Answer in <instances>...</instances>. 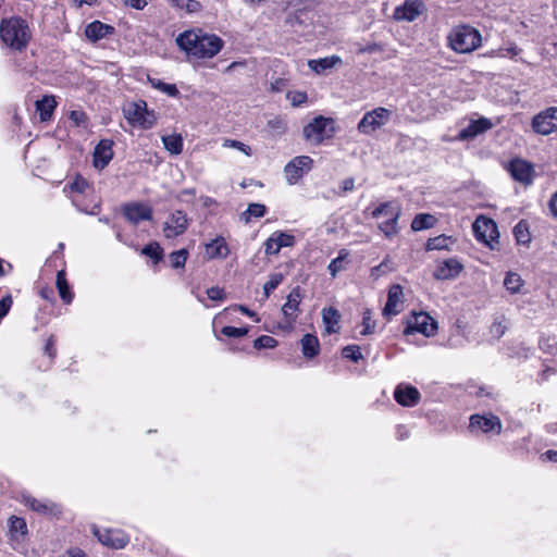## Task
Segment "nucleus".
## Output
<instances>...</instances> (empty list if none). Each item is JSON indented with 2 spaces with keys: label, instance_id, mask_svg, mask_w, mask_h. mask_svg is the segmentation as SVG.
<instances>
[{
  "label": "nucleus",
  "instance_id": "f257e3e1",
  "mask_svg": "<svg viewBox=\"0 0 557 557\" xmlns=\"http://www.w3.org/2000/svg\"><path fill=\"white\" fill-rule=\"evenodd\" d=\"M176 45L188 57L195 59H211L224 47V41L215 34H205L201 30H185L176 38Z\"/></svg>",
  "mask_w": 557,
  "mask_h": 557
},
{
  "label": "nucleus",
  "instance_id": "f03ea898",
  "mask_svg": "<svg viewBox=\"0 0 557 557\" xmlns=\"http://www.w3.org/2000/svg\"><path fill=\"white\" fill-rule=\"evenodd\" d=\"M32 39L27 21L21 16L2 18L0 23V41L10 50L23 52Z\"/></svg>",
  "mask_w": 557,
  "mask_h": 557
},
{
  "label": "nucleus",
  "instance_id": "7ed1b4c3",
  "mask_svg": "<svg viewBox=\"0 0 557 557\" xmlns=\"http://www.w3.org/2000/svg\"><path fill=\"white\" fill-rule=\"evenodd\" d=\"M403 213V207L398 200H388L379 203L372 212L373 219L385 218L383 222L377 224V228L387 238H393L399 233L398 221Z\"/></svg>",
  "mask_w": 557,
  "mask_h": 557
},
{
  "label": "nucleus",
  "instance_id": "20e7f679",
  "mask_svg": "<svg viewBox=\"0 0 557 557\" xmlns=\"http://www.w3.org/2000/svg\"><path fill=\"white\" fill-rule=\"evenodd\" d=\"M448 46L457 53H470L481 46L480 32L470 25H459L447 36Z\"/></svg>",
  "mask_w": 557,
  "mask_h": 557
},
{
  "label": "nucleus",
  "instance_id": "39448f33",
  "mask_svg": "<svg viewBox=\"0 0 557 557\" xmlns=\"http://www.w3.org/2000/svg\"><path fill=\"white\" fill-rule=\"evenodd\" d=\"M336 133L335 120L318 115L302 128V136L306 141L320 146L326 139L334 137Z\"/></svg>",
  "mask_w": 557,
  "mask_h": 557
},
{
  "label": "nucleus",
  "instance_id": "423d86ee",
  "mask_svg": "<svg viewBox=\"0 0 557 557\" xmlns=\"http://www.w3.org/2000/svg\"><path fill=\"white\" fill-rule=\"evenodd\" d=\"M124 117L133 127L141 129H150L157 123V114L153 110H149L145 100H138L128 103L123 109Z\"/></svg>",
  "mask_w": 557,
  "mask_h": 557
},
{
  "label": "nucleus",
  "instance_id": "0eeeda50",
  "mask_svg": "<svg viewBox=\"0 0 557 557\" xmlns=\"http://www.w3.org/2000/svg\"><path fill=\"white\" fill-rule=\"evenodd\" d=\"M437 331V322L426 312H413L406 320L404 329L405 335L421 333L426 337L435 335Z\"/></svg>",
  "mask_w": 557,
  "mask_h": 557
},
{
  "label": "nucleus",
  "instance_id": "6e6552de",
  "mask_svg": "<svg viewBox=\"0 0 557 557\" xmlns=\"http://www.w3.org/2000/svg\"><path fill=\"white\" fill-rule=\"evenodd\" d=\"M392 112L388 109L383 107L375 108L363 114L357 125V129L361 134L370 135L384 126L389 121Z\"/></svg>",
  "mask_w": 557,
  "mask_h": 557
},
{
  "label": "nucleus",
  "instance_id": "1a4fd4ad",
  "mask_svg": "<svg viewBox=\"0 0 557 557\" xmlns=\"http://www.w3.org/2000/svg\"><path fill=\"white\" fill-rule=\"evenodd\" d=\"M304 298V292L300 286H295L286 297V301L282 307L284 324H280L283 330L293 329L298 314L300 312V304Z\"/></svg>",
  "mask_w": 557,
  "mask_h": 557
},
{
  "label": "nucleus",
  "instance_id": "9d476101",
  "mask_svg": "<svg viewBox=\"0 0 557 557\" xmlns=\"http://www.w3.org/2000/svg\"><path fill=\"white\" fill-rule=\"evenodd\" d=\"M469 431L472 434H499L502 431L500 419L493 413H474L469 418Z\"/></svg>",
  "mask_w": 557,
  "mask_h": 557
},
{
  "label": "nucleus",
  "instance_id": "9b49d317",
  "mask_svg": "<svg viewBox=\"0 0 557 557\" xmlns=\"http://www.w3.org/2000/svg\"><path fill=\"white\" fill-rule=\"evenodd\" d=\"M313 160L309 156H297L293 158L285 166L284 174L289 185L297 184L306 173L311 171Z\"/></svg>",
  "mask_w": 557,
  "mask_h": 557
},
{
  "label": "nucleus",
  "instance_id": "f8f14e48",
  "mask_svg": "<svg viewBox=\"0 0 557 557\" xmlns=\"http://www.w3.org/2000/svg\"><path fill=\"white\" fill-rule=\"evenodd\" d=\"M94 534L102 545L113 549H122L129 542V536L120 529L101 530L95 527Z\"/></svg>",
  "mask_w": 557,
  "mask_h": 557
},
{
  "label": "nucleus",
  "instance_id": "ddd939ff",
  "mask_svg": "<svg viewBox=\"0 0 557 557\" xmlns=\"http://www.w3.org/2000/svg\"><path fill=\"white\" fill-rule=\"evenodd\" d=\"M532 127L535 133L549 135L557 129V107H550L533 117Z\"/></svg>",
  "mask_w": 557,
  "mask_h": 557
},
{
  "label": "nucleus",
  "instance_id": "4468645a",
  "mask_svg": "<svg viewBox=\"0 0 557 557\" xmlns=\"http://www.w3.org/2000/svg\"><path fill=\"white\" fill-rule=\"evenodd\" d=\"M189 220L182 210H175L164 222L163 233L166 238H175L183 235L188 228Z\"/></svg>",
  "mask_w": 557,
  "mask_h": 557
},
{
  "label": "nucleus",
  "instance_id": "2eb2a0df",
  "mask_svg": "<svg viewBox=\"0 0 557 557\" xmlns=\"http://www.w3.org/2000/svg\"><path fill=\"white\" fill-rule=\"evenodd\" d=\"M296 244V237L293 234L275 231L264 242V253L267 256L277 255L282 248L293 247Z\"/></svg>",
  "mask_w": 557,
  "mask_h": 557
},
{
  "label": "nucleus",
  "instance_id": "dca6fc26",
  "mask_svg": "<svg viewBox=\"0 0 557 557\" xmlns=\"http://www.w3.org/2000/svg\"><path fill=\"white\" fill-rule=\"evenodd\" d=\"M124 218L133 225H137L141 221L152 220V209L141 202H128L122 206Z\"/></svg>",
  "mask_w": 557,
  "mask_h": 557
},
{
  "label": "nucleus",
  "instance_id": "f3484780",
  "mask_svg": "<svg viewBox=\"0 0 557 557\" xmlns=\"http://www.w3.org/2000/svg\"><path fill=\"white\" fill-rule=\"evenodd\" d=\"M467 392L479 399V404L488 408L496 406L499 399V393L493 386L478 385L469 383Z\"/></svg>",
  "mask_w": 557,
  "mask_h": 557
},
{
  "label": "nucleus",
  "instance_id": "a211bd4d",
  "mask_svg": "<svg viewBox=\"0 0 557 557\" xmlns=\"http://www.w3.org/2000/svg\"><path fill=\"white\" fill-rule=\"evenodd\" d=\"M494 126L493 122L485 117L480 116L475 120H470L469 124L459 131L457 139L459 140H472L479 135L486 133Z\"/></svg>",
  "mask_w": 557,
  "mask_h": 557
},
{
  "label": "nucleus",
  "instance_id": "6ab92c4d",
  "mask_svg": "<svg viewBox=\"0 0 557 557\" xmlns=\"http://www.w3.org/2000/svg\"><path fill=\"white\" fill-rule=\"evenodd\" d=\"M425 11V4L422 0H405L401 5H398L394 11V18L396 21L413 22Z\"/></svg>",
  "mask_w": 557,
  "mask_h": 557
},
{
  "label": "nucleus",
  "instance_id": "aec40b11",
  "mask_svg": "<svg viewBox=\"0 0 557 557\" xmlns=\"http://www.w3.org/2000/svg\"><path fill=\"white\" fill-rule=\"evenodd\" d=\"M463 270V264L456 257L446 259L438 263L433 272L434 278L438 281L454 280Z\"/></svg>",
  "mask_w": 557,
  "mask_h": 557
},
{
  "label": "nucleus",
  "instance_id": "412c9836",
  "mask_svg": "<svg viewBox=\"0 0 557 557\" xmlns=\"http://www.w3.org/2000/svg\"><path fill=\"white\" fill-rule=\"evenodd\" d=\"M24 503L33 511L48 517H59L62 513V507L49 499H37L33 496H24Z\"/></svg>",
  "mask_w": 557,
  "mask_h": 557
},
{
  "label": "nucleus",
  "instance_id": "4be33fe9",
  "mask_svg": "<svg viewBox=\"0 0 557 557\" xmlns=\"http://www.w3.org/2000/svg\"><path fill=\"white\" fill-rule=\"evenodd\" d=\"M394 398L403 407H413L420 401L421 395L412 385L398 384L394 391Z\"/></svg>",
  "mask_w": 557,
  "mask_h": 557
},
{
  "label": "nucleus",
  "instance_id": "5701e85b",
  "mask_svg": "<svg viewBox=\"0 0 557 557\" xmlns=\"http://www.w3.org/2000/svg\"><path fill=\"white\" fill-rule=\"evenodd\" d=\"M113 140L101 139L94 149V166L104 169L113 159Z\"/></svg>",
  "mask_w": 557,
  "mask_h": 557
},
{
  "label": "nucleus",
  "instance_id": "b1692460",
  "mask_svg": "<svg viewBox=\"0 0 557 557\" xmlns=\"http://www.w3.org/2000/svg\"><path fill=\"white\" fill-rule=\"evenodd\" d=\"M115 28L112 25L102 23L101 21H92L85 27V36L91 42H97L106 37L113 35Z\"/></svg>",
  "mask_w": 557,
  "mask_h": 557
},
{
  "label": "nucleus",
  "instance_id": "393cba45",
  "mask_svg": "<svg viewBox=\"0 0 557 557\" xmlns=\"http://www.w3.org/2000/svg\"><path fill=\"white\" fill-rule=\"evenodd\" d=\"M473 233L478 240L484 242L485 244H488V239L493 240L495 238L493 234H495L496 237L498 236L494 221L485 218L475 220L473 223Z\"/></svg>",
  "mask_w": 557,
  "mask_h": 557
},
{
  "label": "nucleus",
  "instance_id": "a878e982",
  "mask_svg": "<svg viewBox=\"0 0 557 557\" xmlns=\"http://www.w3.org/2000/svg\"><path fill=\"white\" fill-rule=\"evenodd\" d=\"M208 259H225L230 255V248L225 238L221 235L205 245Z\"/></svg>",
  "mask_w": 557,
  "mask_h": 557
},
{
  "label": "nucleus",
  "instance_id": "bb28decb",
  "mask_svg": "<svg viewBox=\"0 0 557 557\" xmlns=\"http://www.w3.org/2000/svg\"><path fill=\"white\" fill-rule=\"evenodd\" d=\"M403 296V287L399 284H393L388 288L387 300L383 308L384 317L396 315L397 313H399L397 306L401 302Z\"/></svg>",
  "mask_w": 557,
  "mask_h": 557
},
{
  "label": "nucleus",
  "instance_id": "cd10ccee",
  "mask_svg": "<svg viewBox=\"0 0 557 557\" xmlns=\"http://www.w3.org/2000/svg\"><path fill=\"white\" fill-rule=\"evenodd\" d=\"M71 200L73 206L83 213L95 215L100 210V203L99 201L95 200V197L92 196V199H88L87 194L85 195H72Z\"/></svg>",
  "mask_w": 557,
  "mask_h": 557
},
{
  "label": "nucleus",
  "instance_id": "c85d7f7f",
  "mask_svg": "<svg viewBox=\"0 0 557 557\" xmlns=\"http://www.w3.org/2000/svg\"><path fill=\"white\" fill-rule=\"evenodd\" d=\"M55 286L61 300L65 305H70L73 301L74 293L66 280L65 270L62 269L57 272Z\"/></svg>",
  "mask_w": 557,
  "mask_h": 557
},
{
  "label": "nucleus",
  "instance_id": "c756f323",
  "mask_svg": "<svg viewBox=\"0 0 557 557\" xmlns=\"http://www.w3.org/2000/svg\"><path fill=\"white\" fill-rule=\"evenodd\" d=\"M301 354L307 359H312L320 354V342L314 334L307 333L300 339Z\"/></svg>",
  "mask_w": 557,
  "mask_h": 557
},
{
  "label": "nucleus",
  "instance_id": "7c9ffc66",
  "mask_svg": "<svg viewBox=\"0 0 557 557\" xmlns=\"http://www.w3.org/2000/svg\"><path fill=\"white\" fill-rule=\"evenodd\" d=\"M57 104L54 96H44L36 101V110L42 122L49 121L52 117Z\"/></svg>",
  "mask_w": 557,
  "mask_h": 557
},
{
  "label": "nucleus",
  "instance_id": "2f4dec72",
  "mask_svg": "<svg viewBox=\"0 0 557 557\" xmlns=\"http://www.w3.org/2000/svg\"><path fill=\"white\" fill-rule=\"evenodd\" d=\"M339 319L341 314L336 308L327 307L322 310V320L327 333H336L338 331Z\"/></svg>",
  "mask_w": 557,
  "mask_h": 557
},
{
  "label": "nucleus",
  "instance_id": "473e14b6",
  "mask_svg": "<svg viewBox=\"0 0 557 557\" xmlns=\"http://www.w3.org/2000/svg\"><path fill=\"white\" fill-rule=\"evenodd\" d=\"M9 532L11 540H20V537H24L27 532V523L26 520L22 517L11 516L9 518Z\"/></svg>",
  "mask_w": 557,
  "mask_h": 557
},
{
  "label": "nucleus",
  "instance_id": "72a5a7b5",
  "mask_svg": "<svg viewBox=\"0 0 557 557\" xmlns=\"http://www.w3.org/2000/svg\"><path fill=\"white\" fill-rule=\"evenodd\" d=\"M342 59L337 55L325 57L317 60H310L308 62L309 67L317 74L324 73L326 70L334 67L341 63Z\"/></svg>",
  "mask_w": 557,
  "mask_h": 557
},
{
  "label": "nucleus",
  "instance_id": "f704fd0d",
  "mask_svg": "<svg viewBox=\"0 0 557 557\" xmlns=\"http://www.w3.org/2000/svg\"><path fill=\"white\" fill-rule=\"evenodd\" d=\"M436 223V218L430 213H418L411 221V230L420 232L433 227Z\"/></svg>",
  "mask_w": 557,
  "mask_h": 557
},
{
  "label": "nucleus",
  "instance_id": "c9c22d12",
  "mask_svg": "<svg viewBox=\"0 0 557 557\" xmlns=\"http://www.w3.org/2000/svg\"><path fill=\"white\" fill-rule=\"evenodd\" d=\"M164 148L172 154H180L183 151V137L180 134L162 136Z\"/></svg>",
  "mask_w": 557,
  "mask_h": 557
},
{
  "label": "nucleus",
  "instance_id": "e433bc0d",
  "mask_svg": "<svg viewBox=\"0 0 557 557\" xmlns=\"http://www.w3.org/2000/svg\"><path fill=\"white\" fill-rule=\"evenodd\" d=\"M540 349L550 356H557V336L543 333L539 341Z\"/></svg>",
  "mask_w": 557,
  "mask_h": 557
},
{
  "label": "nucleus",
  "instance_id": "4c0bfd02",
  "mask_svg": "<svg viewBox=\"0 0 557 557\" xmlns=\"http://www.w3.org/2000/svg\"><path fill=\"white\" fill-rule=\"evenodd\" d=\"M148 81L153 88L160 90L161 92L165 94L169 97L177 98L181 95L180 90L175 84H168V83L162 82L159 78H151V77H148Z\"/></svg>",
  "mask_w": 557,
  "mask_h": 557
},
{
  "label": "nucleus",
  "instance_id": "58836bf2",
  "mask_svg": "<svg viewBox=\"0 0 557 557\" xmlns=\"http://www.w3.org/2000/svg\"><path fill=\"white\" fill-rule=\"evenodd\" d=\"M141 253L151 258L154 264H158L163 260V248L157 242H151L145 245L141 249Z\"/></svg>",
  "mask_w": 557,
  "mask_h": 557
},
{
  "label": "nucleus",
  "instance_id": "ea45409f",
  "mask_svg": "<svg viewBox=\"0 0 557 557\" xmlns=\"http://www.w3.org/2000/svg\"><path fill=\"white\" fill-rule=\"evenodd\" d=\"M349 257V251L345 248L338 251V256L334 258L327 265L330 275L334 278L345 268L343 262Z\"/></svg>",
  "mask_w": 557,
  "mask_h": 557
},
{
  "label": "nucleus",
  "instance_id": "a19ab883",
  "mask_svg": "<svg viewBox=\"0 0 557 557\" xmlns=\"http://www.w3.org/2000/svg\"><path fill=\"white\" fill-rule=\"evenodd\" d=\"M65 189H69L72 195H85L90 189V186L88 181L78 174L73 182L66 185Z\"/></svg>",
  "mask_w": 557,
  "mask_h": 557
},
{
  "label": "nucleus",
  "instance_id": "79ce46f5",
  "mask_svg": "<svg viewBox=\"0 0 557 557\" xmlns=\"http://www.w3.org/2000/svg\"><path fill=\"white\" fill-rule=\"evenodd\" d=\"M544 174V169L541 165H534L524 161V188L530 186L536 177Z\"/></svg>",
  "mask_w": 557,
  "mask_h": 557
},
{
  "label": "nucleus",
  "instance_id": "37998d69",
  "mask_svg": "<svg viewBox=\"0 0 557 557\" xmlns=\"http://www.w3.org/2000/svg\"><path fill=\"white\" fill-rule=\"evenodd\" d=\"M451 237L444 234L429 238L425 244V250H444L448 249V244L451 243Z\"/></svg>",
  "mask_w": 557,
  "mask_h": 557
},
{
  "label": "nucleus",
  "instance_id": "c03bdc74",
  "mask_svg": "<svg viewBox=\"0 0 557 557\" xmlns=\"http://www.w3.org/2000/svg\"><path fill=\"white\" fill-rule=\"evenodd\" d=\"M504 287L510 294H517L522 287V278L518 273L508 272L504 280Z\"/></svg>",
  "mask_w": 557,
  "mask_h": 557
},
{
  "label": "nucleus",
  "instance_id": "a18cd8bd",
  "mask_svg": "<svg viewBox=\"0 0 557 557\" xmlns=\"http://www.w3.org/2000/svg\"><path fill=\"white\" fill-rule=\"evenodd\" d=\"M189 252L186 248L175 250L169 255L171 267L175 270L184 269L188 259Z\"/></svg>",
  "mask_w": 557,
  "mask_h": 557
},
{
  "label": "nucleus",
  "instance_id": "49530a36",
  "mask_svg": "<svg viewBox=\"0 0 557 557\" xmlns=\"http://www.w3.org/2000/svg\"><path fill=\"white\" fill-rule=\"evenodd\" d=\"M508 321L504 315H498L494 319V322L492 323L490 327V333L492 337L498 339L500 338L506 330L508 329Z\"/></svg>",
  "mask_w": 557,
  "mask_h": 557
},
{
  "label": "nucleus",
  "instance_id": "de8ad7c7",
  "mask_svg": "<svg viewBox=\"0 0 557 557\" xmlns=\"http://www.w3.org/2000/svg\"><path fill=\"white\" fill-rule=\"evenodd\" d=\"M171 4L176 9L184 10L187 13H197L202 5L197 0H170Z\"/></svg>",
  "mask_w": 557,
  "mask_h": 557
},
{
  "label": "nucleus",
  "instance_id": "09e8293b",
  "mask_svg": "<svg viewBox=\"0 0 557 557\" xmlns=\"http://www.w3.org/2000/svg\"><path fill=\"white\" fill-rule=\"evenodd\" d=\"M267 214V207L262 203H250L247 210L243 213V219L248 223L250 218H262Z\"/></svg>",
  "mask_w": 557,
  "mask_h": 557
},
{
  "label": "nucleus",
  "instance_id": "8fccbe9b",
  "mask_svg": "<svg viewBox=\"0 0 557 557\" xmlns=\"http://www.w3.org/2000/svg\"><path fill=\"white\" fill-rule=\"evenodd\" d=\"M375 325V321L372 320V311L369 308L364 309L362 312V330L360 334L366 336L374 333Z\"/></svg>",
  "mask_w": 557,
  "mask_h": 557
},
{
  "label": "nucleus",
  "instance_id": "3c124183",
  "mask_svg": "<svg viewBox=\"0 0 557 557\" xmlns=\"http://www.w3.org/2000/svg\"><path fill=\"white\" fill-rule=\"evenodd\" d=\"M342 356L343 358L351 360L355 363L359 362L363 358L360 346L355 344L345 346L342 349Z\"/></svg>",
  "mask_w": 557,
  "mask_h": 557
},
{
  "label": "nucleus",
  "instance_id": "603ef678",
  "mask_svg": "<svg viewBox=\"0 0 557 557\" xmlns=\"http://www.w3.org/2000/svg\"><path fill=\"white\" fill-rule=\"evenodd\" d=\"M278 342L269 335H261L253 342V348L261 349H273L277 346Z\"/></svg>",
  "mask_w": 557,
  "mask_h": 557
},
{
  "label": "nucleus",
  "instance_id": "864d4df0",
  "mask_svg": "<svg viewBox=\"0 0 557 557\" xmlns=\"http://www.w3.org/2000/svg\"><path fill=\"white\" fill-rule=\"evenodd\" d=\"M507 170L515 181L522 183V159L521 158L512 159L509 162Z\"/></svg>",
  "mask_w": 557,
  "mask_h": 557
},
{
  "label": "nucleus",
  "instance_id": "5fc2aeb1",
  "mask_svg": "<svg viewBox=\"0 0 557 557\" xmlns=\"http://www.w3.org/2000/svg\"><path fill=\"white\" fill-rule=\"evenodd\" d=\"M283 275L281 273H273L270 275L269 280L263 285V293L265 298L270 296V294L277 288V286L283 281Z\"/></svg>",
  "mask_w": 557,
  "mask_h": 557
},
{
  "label": "nucleus",
  "instance_id": "6e6d98bb",
  "mask_svg": "<svg viewBox=\"0 0 557 557\" xmlns=\"http://www.w3.org/2000/svg\"><path fill=\"white\" fill-rule=\"evenodd\" d=\"M286 98H287V100L290 101V104L295 108L302 106L308 100L307 92L299 91V90L288 91L286 95Z\"/></svg>",
  "mask_w": 557,
  "mask_h": 557
},
{
  "label": "nucleus",
  "instance_id": "4d7b16f0",
  "mask_svg": "<svg viewBox=\"0 0 557 557\" xmlns=\"http://www.w3.org/2000/svg\"><path fill=\"white\" fill-rule=\"evenodd\" d=\"M268 127L276 135L284 134L287 128L285 121L280 116L269 120Z\"/></svg>",
  "mask_w": 557,
  "mask_h": 557
},
{
  "label": "nucleus",
  "instance_id": "13d9d810",
  "mask_svg": "<svg viewBox=\"0 0 557 557\" xmlns=\"http://www.w3.org/2000/svg\"><path fill=\"white\" fill-rule=\"evenodd\" d=\"M249 329L247 326L245 327H235V326H223L221 330V333L227 337H243L247 335Z\"/></svg>",
  "mask_w": 557,
  "mask_h": 557
},
{
  "label": "nucleus",
  "instance_id": "bf43d9fd",
  "mask_svg": "<svg viewBox=\"0 0 557 557\" xmlns=\"http://www.w3.org/2000/svg\"><path fill=\"white\" fill-rule=\"evenodd\" d=\"M69 119L77 127L85 126L88 121L87 114L82 110H72L70 112Z\"/></svg>",
  "mask_w": 557,
  "mask_h": 557
},
{
  "label": "nucleus",
  "instance_id": "052dcab7",
  "mask_svg": "<svg viewBox=\"0 0 557 557\" xmlns=\"http://www.w3.org/2000/svg\"><path fill=\"white\" fill-rule=\"evenodd\" d=\"M223 146L230 147V148H235L248 157L251 156V153H252L250 146H248L239 140H236V139H225Z\"/></svg>",
  "mask_w": 557,
  "mask_h": 557
},
{
  "label": "nucleus",
  "instance_id": "680f3d73",
  "mask_svg": "<svg viewBox=\"0 0 557 557\" xmlns=\"http://www.w3.org/2000/svg\"><path fill=\"white\" fill-rule=\"evenodd\" d=\"M208 298L214 301H222L226 298L225 292L219 286H212L207 289Z\"/></svg>",
  "mask_w": 557,
  "mask_h": 557
},
{
  "label": "nucleus",
  "instance_id": "e2e57ef3",
  "mask_svg": "<svg viewBox=\"0 0 557 557\" xmlns=\"http://www.w3.org/2000/svg\"><path fill=\"white\" fill-rule=\"evenodd\" d=\"M45 354H47L50 358V362L53 361V359L57 356V348H55V337L54 335H50L46 342L45 345Z\"/></svg>",
  "mask_w": 557,
  "mask_h": 557
},
{
  "label": "nucleus",
  "instance_id": "0e129e2a",
  "mask_svg": "<svg viewBox=\"0 0 557 557\" xmlns=\"http://www.w3.org/2000/svg\"><path fill=\"white\" fill-rule=\"evenodd\" d=\"M13 300L11 295H5L0 299V320L3 319L10 311Z\"/></svg>",
  "mask_w": 557,
  "mask_h": 557
},
{
  "label": "nucleus",
  "instance_id": "69168bd1",
  "mask_svg": "<svg viewBox=\"0 0 557 557\" xmlns=\"http://www.w3.org/2000/svg\"><path fill=\"white\" fill-rule=\"evenodd\" d=\"M39 295L41 298L50 301V302H54L55 300V296H54V290L52 287L50 286H44L39 289Z\"/></svg>",
  "mask_w": 557,
  "mask_h": 557
},
{
  "label": "nucleus",
  "instance_id": "338daca9",
  "mask_svg": "<svg viewBox=\"0 0 557 557\" xmlns=\"http://www.w3.org/2000/svg\"><path fill=\"white\" fill-rule=\"evenodd\" d=\"M287 81L285 78H276L271 83L270 90L273 92H281L286 87Z\"/></svg>",
  "mask_w": 557,
  "mask_h": 557
},
{
  "label": "nucleus",
  "instance_id": "774afa93",
  "mask_svg": "<svg viewBox=\"0 0 557 557\" xmlns=\"http://www.w3.org/2000/svg\"><path fill=\"white\" fill-rule=\"evenodd\" d=\"M548 207L553 216L557 218V191L552 195Z\"/></svg>",
  "mask_w": 557,
  "mask_h": 557
}]
</instances>
